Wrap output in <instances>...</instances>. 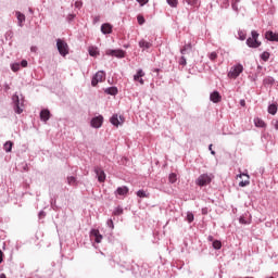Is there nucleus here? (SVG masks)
<instances>
[{"label":"nucleus","instance_id":"nucleus-35","mask_svg":"<svg viewBox=\"0 0 278 278\" xmlns=\"http://www.w3.org/2000/svg\"><path fill=\"white\" fill-rule=\"evenodd\" d=\"M187 220H188V223H192L193 220H194V214H192V213H187Z\"/></svg>","mask_w":278,"mask_h":278},{"label":"nucleus","instance_id":"nucleus-28","mask_svg":"<svg viewBox=\"0 0 278 278\" xmlns=\"http://www.w3.org/2000/svg\"><path fill=\"white\" fill-rule=\"evenodd\" d=\"M67 184L68 186H77V178L73 176L67 177Z\"/></svg>","mask_w":278,"mask_h":278},{"label":"nucleus","instance_id":"nucleus-40","mask_svg":"<svg viewBox=\"0 0 278 278\" xmlns=\"http://www.w3.org/2000/svg\"><path fill=\"white\" fill-rule=\"evenodd\" d=\"M106 225H108V227H110L111 229H114V220L109 219V220L106 222Z\"/></svg>","mask_w":278,"mask_h":278},{"label":"nucleus","instance_id":"nucleus-23","mask_svg":"<svg viewBox=\"0 0 278 278\" xmlns=\"http://www.w3.org/2000/svg\"><path fill=\"white\" fill-rule=\"evenodd\" d=\"M12 147H14V142L12 141H7L3 146V149L7 153H11L12 152Z\"/></svg>","mask_w":278,"mask_h":278},{"label":"nucleus","instance_id":"nucleus-48","mask_svg":"<svg viewBox=\"0 0 278 278\" xmlns=\"http://www.w3.org/2000/svg\"><path fill=\"white\" fill-rule=\"evenodd\" d=\"M245 105H247V101L240 100V106H241V108H245Z\"/></svg>","mask_w":278,"mask_h":278},{"label":"nucleus","instance_id":"nucleus-51","mask_svg":"<svg viewBox=\"0 0 278 278\" xmlns=\"http://www.w3.org/2000/svg\"><path fill=\"white\" fill-rule=\"evenodd\" d=\"M3 262V252L0 250V264Z\"/></svg>","mask_w":278,"mask_h":278},{"label":"nucleus","instance_id":"nucleus-5","mask_svg":"<svg viewBox=\"0 0 278 278\" xmlns=\"http://www.w3.org/2000/svg\"><path fill=\"white\" fill-rule=\"evenodd\" d=\"M195 184L197 186H207L208 184H212V176L207 174H202L199 176Z\"/></svg>","mask_w":278,"mask_h":278},{"label":"nucleus","instance_id":"nucleus-13","mask_svg":"<svg viewBox=\"0 0 278 278\" xmlns=\"http://www.w3.org/2000/svg\"><path fill=\"white\" fill-rule=\"evenodd\" d=\"M106 55H113L115 58H125V52L123 50H109Z\"/></svg>","mask_w":278,"mask_h":278},{"label":"nucleus","instance_id":"nucleus-16","mask_svg":"<svg viewBox=\"0 0 278 278\" xmlns=\"http://www.w3.org/2000/svg\"><path fill=\"white\" fill-rule=\"evenodd\" d=\"M128 193H129V188H127L126 186L118 187L117 190L115 191V194H119V197H125Z\"/></svg>","mask_w":278,"mask_h":278},{"label":"nucleus","instance_id":"nucleus-11","mask_svg":"<svg viewBox=\"0 0 278 278\" xmlns=\"http://www.w3.org/2000/svg\"><path fill=\"white\" fill-rule=\"evenodd\" d=\"M90 236L91 238H94V242H97V244H100L101 240H103V236L97 229L91 230Z\"/></svg>","mask_w":278,"mask_h":278},{"label":"nucleus","instance_id":"nucleus-49","mask_svg":"<svg viewBox=\"0 0 278 278\" xmlns=\"http://www.w3.org/2000/svg\"><path fill=\"white\" fill-rule=\"evenodd\" d=\"M30 51H31L33 53H36V51H38V48H37L36 46H33V47L30 48Z\"/></svg>","mask_w":278,"mask_h":278},{"label":"nucleus","instance_id":"nucleus-45","mask_svg":"<svg viewBox=\"0 0 278 278\" xmlns=\"http://www.w3.org/2000/svg\"><path fill=\"white\" fill-rule=\"evenodd\" d=\"M232 10H235V12H238V3L237 2H232Z\"/></svg>","mask_w":278,"mask_h":278},{"label":"nucleus","instance_id":"nucleus-39","mask_svg":"<svg viewBox=\"0 0 278 278\" xmlns=\"http://www.w3.org/2000/svg\"><path fill=\"white\" fill-rule=\"evenodd\" d=\"M179 64H180L181 66H186V64H187L186 56H181V58H180Z\"/></svg>","mask_w":278,"mask_h":278},{"label":"nucleus","instance_id":"nucleus-33","mask_svg":"<svg viewBox=\"0 0 278 278\" xmlns=\"http://www.w3.org/2000/svg\"><path fill=\"white\" fill-rule=\"evenodd\" d=\"M262 60L264 62H268L269 58H270V53L268 52H263L262 55H261Z\"/></svg>","mask_w":278,"mask_h":278},{"label":"nucleus","instance_id":"nucleus-15","mask_svg":"<svg viewBox=\"0 0 278 278\" xmlns=\"http://www.w3.org/2000/svg\"><path fill=\"white\" fill-rule=\"evenodd\" d=\"M51 118V112L47 109L42 110L40 112V119L43 121V123H47Z\"/></svg>","mask_w":278,"mask_h":278},{"label":"nucleus","instance_id":"nucleus-17","mask_svg":"<svg viewBox=\"0 0 278 278\" xmlns=\"http://www.w3.org/2000/svg\"><path fill=\"white\" fill-rule=\"evenodd\" d=\"M101 31L102 34H112V25L109 23L102 24Z\"/></svg>","mask_w":278,"mask_h":278},{"label":"nucleus","instance_id":"nucleus-57","mask_svg":"<svg viewBox=\"0 0 278 278\" xmlns=\"http://www.w3.org/2000/svg\"><path fill=\"white\" fill-rule=\"evenodd\" d=\"M226 2H227V5H229V0H226Z\"/></svg>","mask_w":278,"mask_h":278},{"label":"nucleus","instance_id":"nucleus-42","mask_svg":"<svg viewBox=\"0 0 278 278\" xmlns=\"http://www.w3.org/2000/svg\"><path fill=\"white\" fill-rule=\"evenodd\" d=\"M140 5H147L149 3V0H137Z\"/></svg>","mask_w":278,"mask_h":278},{"label":"nucleus","instance_id":"nucleus-56","mask_svg":"<svg viewBox=\"0 0 278 278\" xmlns=\"http://www.w3.org/2000/svg\"><path fill=\"white\" fill-rule=\"evenodd\" d=\"M75 18V15H70V21H73Z\"/></svg>","mask_w":278,"mask_h":278},{"label":"nucleus","instance_id":"nucleus-30","mask_svg":"<svg viewBox=\"0 0 278 278\" xmlns=\"http://www.w3.org/2000/svg\"><path fill=\"white\" fill-rule=\"evenodd\" d=\"M168 181L169 184H175L177 181V174L175 173L169 174Z\"/></svg>","mask_w":278,"mask_h":278},{"label":"nucleus","instance_id":"nucleus-46","mask_svg":"<svg viewBox=\"0 0 278 278\" xmlns=\"http://www.w3.org/2000/svg\"><path fill=\"white\" fill-rule=\"evenodd\" d=\"M271 125H274L275 129H278V119L273 121Z\"/></svg>","mask_w":278,"mask_h":278},{"label":"nucleus","instance_id":"nucleus-8","mask_svg":"<svg viewBox=\"0 0 278 278\" xmlns=\"http://www.w3.org/2000/svg\"><path fill=\"white\" fill-rule=\"evenodd\" d=\"M94 173L98 177V181H100V184H103V181H105V172L101 167L97 166L94 167Z\"/></svg>","mask_w":278,"mask_h":278},{"label":"nucleus","instance_id":"nucleus-29","mask_svg":"<svg viewBox=\"0 0 278 278\" xmlns=\"http://www.w3.org/2000/svg\"><path fill=\"white\" fill-rule=\"evenodd\" d=\"M137 197H139L140 199H149V194H147L144 190L137 191Z\"/></svg>","mask_w":278,"mask_h":278},{"label":"nucleus","instance_id":"nucleus-43","mask_svg":"<svg viewBox=\"0 0 278 278\" xmlns=\"http://www.w3.org/2000/svg\"><path fill=\"white\" fill-rule=\"evenodd\" d=\"M21 66H22L23 68H27V60H23V61L21 62Z\"/></svg>","mask_w":278,"mask_h":278},{"label":"nucleus","instance_id":"nucleus-10","mask_svg":"<svg viewBox=\"0 0 278 278\" xmlns=\"http://www.w3.org/2000/svg\"><path fill=\"white\" fill-rule=\"evenodd\" d=\"M142 77H144V71L138 70L137 74L134 76V81H139L141 86H144V79H142Z\"/></svg>","mask_w":278,"mask_h":278},{"label":"nucleus","instance_id":"nucleus-54","mask_svg":"<svg viewBox=\"0 0 278 278\" xmlns=\"http://www.w3.org/2000/svg\"><path fill=\"white\" fill-rule=\"evenodd\" d=\"M208 240L212 242L214 240V237L213 236H210L208 237Z\"/></svg>","mask_w":278,"mask_h":278},{"label":"nucleus","instance_id":"nucleus-26","mask_svg":"<svg viewBox=\"0 0 278 278\" xmlns=\"http://www.w3.org/2000/svg\"><path fill=\"white\" fill-rule=\"evenodd\" d=\"M191 49H192V43H187V45H185L184 48L180 50V53H181L182 55H186V52H187V51H190Z\"/></svg>","mask_w":278,"mask_h":278},{"label":"nucleus","instance_id":"nucleus-12","mask_svg":"<svg viewBox=\"0 0 278 278\" xmlns=\"http://www.w3.org/2000/svg\"><path fill=\"white\" fill-rule=\"evenodd\" d=\"M266 40H270V42H278V34L273 33V30H268L265 34Z\"/></svg>","mask_w":278,"mask_h":278},{"label":"nucleus","instance_id":"nucleus-31","mask_svg":"<svg viewBox=\"0 0 278 278\" xmlns=\"http://www.w3.org/2000/svg\"><path fill=\"white\" fill-rule=\"evenodd\" d=\"M213 248L218 251L223 248V243L218 240H215V241H213Z\"/></svg>","mask_w":278,"mask_h":278},{"label":"nucleus","instance_id":"nucleus-24","mask_svg":"<svg viewBox=\"0 0 278 278\" xmlns=\"http://www.w3.org/2000/svg\"><path fill=\"white\" fill-rule=\"evenodd\" d=\"M106 94L115 96L118 94V89L116 87H110L105 89Z\"/></svg>","mask_w":278,"mask_h":278},{"label":"nucleus","instance_id":"nucleus-1","mask_svg":"<svg viewBox=\"0 0 278 278\" xmlns=\"http://www.w3.org/2000/svg\"><path fill=\"white\" fill-rule=\"evenodd\" d=\"M252 37L247 39V45L251 49H257V47H262V41L257 40L260 38V34L256 30H252Z\"/></svg>","mask_w":278,"mask_h":278},{"label":"nucleus","instance_id":"nucleus-7","mask_svg":"<svg viewBox=\"0 0 278 278\" xmlns=\"http://www.w3.org/2000/svg\"><path fill=\"white\" fill-rule=\"evenodd\" d=\"M13 101L16 114H23V103L18 100V96H13Z\"/></svg>","mask_w":278,"mask_h":278},{"label":"nucleus","instance_id":"nucleus-47","mask_svg":"<svg viewBox=\"0 0 278 278\" xmlns=\"http://www.w3.org/2000/svg\"><path fill=\"white\" fill-rule=\"evenodd\" d=\"M239 223H241V225H247V219H244V217H240Z\"/></svg>","mask_w":278,"mask_h":278},{"label":"nucleus","instance_id":"nucleus-41","mask_svg":"<svg viewBox=\"0 0 278 278\" xmlns=\"http://www.w3.org/2000/svg\"><path fill=\"white\" fill-rule=\"evenodd\" d=\"M239 38L240 40H247V34L239 31Z\"/></svg>","mask_w":278,"mask_h":278},{"label":"nucleus","instance_id":"nucleus-38","mask_svg":"<svg viewBox=\"0 0 278 278\" xmlns=\"http://www.w3.org/2000/svg\"><path fill=\"white\" fill-rule=\"evenodd\" d=\"M137 21H138L139 25H144V16L138 15Z\"/></svg>","mask_w":278,"mask_h":278},{"label":"nucleus","instance_id":"nucleus-2","mask_svg":"<svg viewBox=\"0 0 278 278\" xmlns=\"http://www.w3.org/2000/svg\"><path fill=\"white\" fill-rule=\"evenodd\" d=\"M56 47L60 55H63V58L68 55V43H66V41L58 39Z\"/></svg>","mask_w":278,"mask_h":278},{"label":"nucleus","instance_id":"nucleus-34","mask_svg":"<svg viewBox=\"0 0 278 278\" xmlns=\"http://www.w3.org/2000/svg\"><path fill=\"white\" fill-rule=\"evenodd\" d=\"M13 73H16L18 71H21V64L18 63H14L12 66H11Z\"/></svg>","mask_w":278,"mask_h":278},{"label":"nucleus","instance_id":"nucleus-52","mask_svg":"<svg viewBox=\"0 0 278 278\" xmlns=\"http://www.w3.org/2000/svg\"><path fill=\"white\" fill-rule=\"evenodd\" d=\"M75 5H76V8H81V2L76 1Z\"/></svg>","mask_w":278,"mask_h":278},{"label":"nucleus","instance_id":"nucleus-6","mask_svg":"<svg viewBox=\"0 0 278 278\" xmlns=\"http://www.w3.org/2000/svg\"><path fill=\"white\" fill-rule=\"evenodd\" d=\"M110 123H112L114 127H118L125 123V117L121 115L118 116V114H113V116L110 118Z\"/></svg>","mask_w":278,"mask_h":278},{"label":"nucleus","instance_id":"nucleus-22","mask_svg":"<svg viewBox=\"0 0 278 278\" xmlns=\"http://www.w3.org/2000/svg\"><path fill=\"white\" fill-rule=\"evenodd\" d=\"M254 125L255 127H266V123L260 117L254 118Z\"/></svg>","mask_w":278,"mask_h":278},{"label":"nucleus","instance_id":"nucleus-32","mask_svg":"<svg viewBox=\"0 0 278 278\" xmlns=\"http://www.w3.org/2000/svg\"><path fill=\"white\" fill-rule=\"evenodd\" d=\"M167 3L170 5V8H177V5H179L178 0H167Z\"/></svg>","mask_w":278,"mask_h":278},{"label":"nucleus","instance_id":"nucleus-36","mask_svg":"<svg viewBox=\"0 0 278 278\" xmlns=\"http://www.w3.org/2000/svg\"><path fill=\"white\" fill-rule=\"evenodd\" d=\"M208 58H210V60H212V62H214L216 60V58H218V54L216 52H211L208 54Z\"/></svg>","mask_w":278,"mask_h":278},{"label":"nucleus","instance_id":"nucleus-3","mask_svg":"<svg viewBox=\"0 0 278 278\" xmlns=\"http://www.w3.org/2000/svg\"><path fill=\"white\" fill-rule=\"evenodd\" d=\"M242 71H244V66H242V64H238L230 70V72L228 73V77H230L231 79H236L237 77H240Z\"/></svg>","mask_w":278,"mask_h":278},{"label":"nucleus","instance_id":"nucleus-44","mask_svg":"<svg viewBox=\"0 0 278 278\" xmlns=\"http://www.w3.org/2000/svg\"><path fill=\"white\" fill-rule=\"evenodd\" d=\"M275 79H273L271 77L265 79V84H274Z\"/></svg>","mask_w":278,"mask_h":278},{"label":"nucleus","instance_id":"nucleus-53","mask_svg":"<svg viewBox=\"0 0 278 278\" xmlns=\"http://www.w3.org/2000/svg\"><path fill=\"white\" fill-rule=\"evenodd\" d=\"M241 0H232V3H240Z\"/></svg>","mask_w":278,"mask_h":278},{"label":"nucleus","instance_id":"nucleus-14","mask_svg":"<svg viewBox=\"0 0 278 278\" xmlns=\"http://www.w3.org/2000/svg\"><path fill=\"white\" fill-rule=\"evenodd\" d=\"M222 99H223V97L220 96V93L218 91H214L210 96V100L213 103H220Z\"/></svg>","mask_w":278,"mask_h":278},{"label":"nucleus","instance_id":"nucleus-50","mask_svg":"<svg viewBox=\"0 0 278 278\" xmlns=\"http://www.w3.org/2000/svg\"><path fill=\"white\" fill-rule=\"evenodd\" d=\"M212 147H213V144H210L208 149H210L212 155H216V152L212 150Z\"/></svg>","mask_w":278,"mask_h":278},{"label":"nucleus","instance_id":"nucleus-4","mask_svg":"<svg viewBox=\"0 0 278 278\" xmlns=\"http://www.w3.org/2000/svg\"><path fill=\"white\" fill-rule=\"evenodd\" d=\"M105 79V72L100 71L98 72L91 79V86L96 87L99 84L103 83V80Z\"/></svg>","mask_w":278,"mask_h":278},{"label":"nucleus","instance_id":"nucleus-55","mask_svg":"<svg viewBox=\"0 0 278 278\" xmlns=\"http://www.w3.org/2000/svg\"><path fill=\"white\" fill-rule=\"evenodd\" d=\"M0 278H8V277L5 276V274H1Z\"/></svg>","mask_w":278,"mask_h":278},{"label":"nucleus","instance_id":"nucleus-25","mask_svg":"<svg viewBox=\"0 0 278 278\" xmlns=\"http://www.w3.org/2000/svg\"><path fill=\"white\" fill-rule=\"evenodd\" d=\"M89 55H91V58H97L99 55L97 47H89Z\"/></svg>","mask_w":278,"mask_h":278},{"label":"nucleus","instance_id":"nucleus-37","mask_svg":"<svg viewBox=\"0 0 278 278\" xmlns=\"http://www.w3.org/2000/svg\"><path fill=\"white\" fill-rule=\"evenodd\" d=\"M113 214H114V216H121V214H123V208L122 207L115 208Z\"/></svg>","mask_w":278,"mask_h":278},{"label":"nucleus","instance_id":"nucleus-21","mask_svg":"<svg viewBox=\"0 0 278 278\" xmlns=\"http://www.w3.org/2000/svg\"><path fill=\"white\" fill-rule=\"evenodd\" d=\"M139 47L141 49H151L152 43L142 39L141 41H139Z\"/></svg>","mask_w":278,"mask_h":278},{"label":"nucleus","instance_id":"nucleus-27","mask_svg":"<svg viewBox=\"0 0 278 278\" xmlns=\"http://www.w3.org/2000/svg\"><path fill=\"white\" fill-rule=\"evenodd\" d=\"M268 114H271L273 116H275V114H277V105L276 104H270L268 106Z\"/></svg>","mask_w":278,"mask_h":278},{"label":"nucleus","instance_id":"nucleus-19","mask_svg":"<svg viewBox=\"0 0 278 278\" xmlns=\"http://www.w3.org/2000/svg\"><path fill=\"white\" fill-rule=\"evenodd\" d=\"M188 5H192L193 8L201 7V0H185Z\"/></svg>","mask_w":278,"mask_h":278},{"label":"nucleus","instance_id":"nucleus-9","mask_svg":"<svg viewBox=\"0 0 278 278\" xmlns=\"http://www.w3.org/2000/svg\"><path fill=\"white\" fill-rule=\"evenodd\" d=\"M103 125V116H97L91 119V127H94L96 129H99Z\"/></svg>","mask_w":278,"mask_h":278},{"label":"nucleus","instance_id":"nucleus-18","mask_svg":"<svg viewBox=\"0 0 278 278\" xmlns=\"http://www.w3.org/2000/svg\"><path fill=\"white\" fill-rule=\"evenodd\" d=\"M238 177H240V178L247 177L245 180H241V181L239 182V186H240L241 188H244V186H249V184H251V182L249 181V175H247V174H240Z\"/></svg>","mask_w":278,"mask_h":278},{"label":"nucleus","instance_id":"nucleus-20","mask_svg":"<svg viewBox=\"0 0 278 278\" xmlns=\"http://www.w3.org/2000/svg\"><path fill=\"white\" fill-rule=\"evenodd\" d=\"M16 18L20 23V26L23 27V23H25V14L21 13V12H16Z\"/></svg>","mask_w":278,"mask_h":278}]
</instances>
